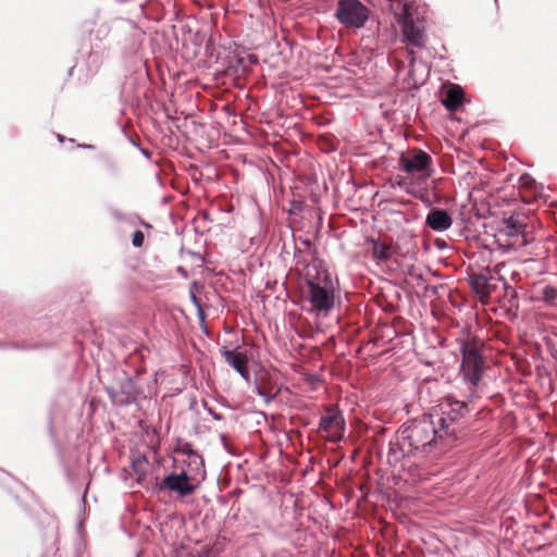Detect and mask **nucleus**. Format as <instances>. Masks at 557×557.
Segmentation results:
<instances>
[{"mask_svg": "<svg viewBox=\"0 0 557 557\" xmlns=\"http://www.w3.org/2000/svg\"><path fill=\"white\" fill-rule=\"evenodd\" d=\"M460 354L462 360L459 373L468 387L469 398H472L476 394V387L484 372V361L479 345L473 341L461 342Z\"/></svg>", "mask_w": 557, "mask_h": 557, "instance_id": "5", "label": "nucleus"}, {"mask_svg": "<svg viewBox=\"0 0 557 557\" xmlns=\"http://www.w3.org/2000/svg\"><path fill=\"white\" fill-rule=\"evenodd\" d=\"M425 224L435 232H444L453 224L449 213L441 208H433L425 218Z\"/></svg>", "mask_w": 557, "mask_h": 557, "instance_id": "11", "label": "nucleus"}, {"mask_svg": "<svg viewBox=\"0 0 557 557\" xmlns=\"http://www.w3.org/2000/svg\"><path fill=\"white\" fill-rule=\"evenodd\" d=\"M191 299H193V302H194L195 305H197V306L200 308V305H199V302H198V299H197V297H196L195 295H193V296H191Z\"/></svg>", "mask_w": 557, "mask_h": 557, "instance_id": "29", "label": "nucleus"}, {"mask_svg": "<svg viewBox=\"0 0 557 557\" xmlns=\"http://www.w3.org/2000/svg\"><path fill=\"white\" fill-rule=\"evenodd\" d=\"M432 157L425 151L414 148L403 153L399 158V168L408 174L420 173L423 177L432 174Z\"/></svg>", "mask_w": 557, "mask_h": 557, "instance_id": "9", "label": "nucleus"}, {"mask_svg": "<svg viewBox=\"0 0 557 557\" xmlns=\"http://www.w3.org/2000/svg\"><path fill=\"white\" fill-rule=\"evenodd\" d=\"M437 289H438L437 286H430V285L425 286V292H431L434 295L437 294Z\"/></svg>", "mask_w": 557, "mask_h": 557, "instance_id": "25", "label": "nucleus"}, {"mask_svg": "<svg viewBox=\"0 0 557 557\" xmlns=\"http://www.w3.org/2000/svg\"><path fill=\"white\" fill-rule=\"evenodd\" d=\"M306 284L305 300L310 305L308 311L317 315H327L335 306L336 283L324 262L313 258L301 270Z\"/></svg>", "mask_w": 557, "mask_h": 557, "instance_id": "1", "label": "nucleus"}, {"mask_svg": "<svg viewBox=\"0 0 557 557\" xmlns=\"http://www.w3.org/2000/svg\"><path fill=\"white\" fill-rule=\"evenodd\" d=\"M487 277L485 274H475L470 280V285L476 295L480 296L481 300L484 301L486 296Z\"/></svg>", "mask_w": 557, "mask_h": 557, "instance_id": "15", "label": "nucleus"}, {"mask_svg": "<svg viewBox=\"0 0 557 557\" xmlns=\"http://www.w3.org/2000/svg\"><path fill=\"white\" fill-rule=\"evenodd\" d=\"M504 224L509 236H515L523 232L525 225L520 221L519 216L511 215L505 219Z\"/></svg>", "mask_w": 557, "mask_h": 557, "instance_id": "16", "label": "nucleus"}, {"mask_svg": "<svg viewBox=\"0 0 557 557\" xmlns=\"http://www.w3.org/2000/svg\"><path fill=\"white\" fill-rule=\"evenodd\" d=\"M182 450L188 456V466L191 467V469L198 473H200V471H205L203 459L197 451L193 449L191 445L185 444Z\"/></svg>", "mask_w": 557, "mask_h": 557, "instance_id": "14", "label": "nucleus"}, {"mask_svg": "<svg viewBox=\"0 0 557 557\" xmlns=\"http://www.w3.org/2000/svg\"><path fill=\"white\" fill-rule=\"evenodd\" d=\"M414 455L410 443L404 438L401 431L397 434L396 438L389 443L387 453V461L389 465H397L404 458Z\"/></svg>", "mask_w": 557, "mask_h": 557, "instance_id": "10", "label": "nucleus"}, {"mask_svg": "<svg viewBox=\"0 0 557 557\" xmlns=\"http://www.w3.org/2000/svg\"><path fill=\"white\" fill-rule=\"evenodd\" d=\"M556 297H557V289H555L554 287H549V286H546L544 288L545 300L553 301L556 299Z\"/></svg>", "mask_w": 557, "mask_h": 557, "instance_id": "19", "label": "nucleus"}, {"mask_svg": "<svg viewBox=\"0 0 557 557\" xmlns=\"http://www.w3.org/2000/svg\"><path fill=\"white\" fill-rule=\"evenodd\" d=\"M494 288H495V286L492 285L491 278L487 277L486 296H484V301H487V299L490 298V295L492 294Z\"/></svg>", "mask_w": 557, "mask_h": 557, "instance_id": "22", "label": "nucleus"}, {"mask_svg": "<svg viewBox=\"0 0 557 557\" xmlns=\"http://www.w3.org/2000/svg\"><path fill=\"white\" fill-rule=\"evenodd\" d=\"M504 285L506 289V296L510 298L509 302H511V299L517 297L516 290L512 287L508 286L506 283Z\"/></svg>", "mask_w": 557, "mask_h": 557, "instance_id": "21", "label": "nucleus"}, {"mask_svg": "<svg viewBox=\"0 0 557 557\" xmlns=\"http://www.w3.org/2000/svg\"><path fill=\"white\" fill-rule=\"evenodd\" d=\"M469 411L468 401L447 396L429 413L430 418L434 420L440 434L447 441L446 445H450L457 440L458 434L465 428Z\"/></svg>", "mask_w": 557, "mask_h": 557, "instance_id": "3", "label": "nucleus"}, {"mask_svg": "<svg viewBox=\"0 0 557 557\" xmlns=\"http://www.w3.org/2000/svg\"><path fill=\"white\" fill-rule=\"evenodd\" d=\"M334 16L344 27L360 29L370 18V9L360 0H337Z\"/></svg>", "mask_w": 557, "mask_h": 557, "instance_id": "7", "label": "nucleus"}, {"mask_svg": "<svg viewBox=\"0 0 557 557\" xmlns=\"http://www.w3.org/2000/svg\"><path fill=\"white\" fill-rule=\"evenodd\" d=\"M345 425L342 411L329 406L320 418L319 432L324 433L327 441L337 443L344 438Z\"/></svg>", "mask_w": 557, "mask_h": 557, "instance_id": "8", "label": "nucleus"}, {"mask_svg": "<svg viewBox=\"0 0 557 557\" xmlns=\"http://www.w3.org/2000/svg\"><path fill=\"white\" fill-rule=\"evenodd\" d=\"M140 151L141 153L146 157V158H150V152L149 150L145 149V148H140Z\"/></svg>", "mask_w": 557, "mask_h": 557, "instance_id": "28", "label": "nucleus"}, {"mask_svg": "<svg viewBox=\"0 0 557 557\" xmlns=\"http://www.w3.org/2000/svg\"><path fill=\"white\" fill-rule=\"evenodd\" d=\"M222 355L225 359V362L234 370H236L243 379L246 381L249 380L250 374L247 368L248 359L244 352L224 349Z\"/></svg>", "mask_w": 557, "mask_h": 557, "instance_id": "12", "label": "nucleus"}, {"mask_svg": "<svg viewBox=\"0 0 557 557\" xmlns=\"http://www.w3.org/2000/svg\"><path fill=\"white\" fill-rule=\"evenodd\" d=\"M404 438L410 443V448L414 455L421 453H431L437 445L446 447L447 441L440 434L437 426L429 414H424L413 420L401 429Z\"/></svg>", "mask_w": 557, "mask_h": 557, "instance_id": "4", "label": "nucleus"}, {"mask_svg": "<svg viewBox=\"0 0 557 557\" xmlns=\"http://www.w3.org/2000/svg\"><path fill=\"white\" fill-rule=\"evenodd\" d=\"M208 413L214 419V420H218V421H221L223 420V416L215 412L214 410H212L211 408L208 409Z\"/></svg>", "mask_w": 557, "mask_h": 557, "instance_id": "23", "label": "nucleus"}, {"mask_svg": "<svg viewBox=\"0 0 557 557\" xmlns=\"http://www.w3.org/2000/svg\"><path fill=\"white\" fill-rule=\"evenodd\" d=\"M110 212H111L112 216L115 218L116 220L123 219V214L120 211L112 209Z\"/></svg>", "mask_w": 557, "mask_h": 557, "instance_id": "24", "label": "nucleus"}, {"mask_svg": "<svg viewBox=\"0 0 557 557\" xmlns=\"http://www.w3.org/2000/svg\"><path fill=\"white\" fill-rule=\"evenodd\" d=\"M395 18L401 27L404 41L423 48L426 45L424 10L417 0H391Z\"/></svg>", "mask_w": 557, "mask_h": 557, "instance_id": "2", "label": "nucleus"}, {"mask_svg": "<svg viewBox=\"0 0 557 557\" xmlns=\"http://www.w3.org/2000/svg\"><path fill=\"white\" fill-rule=\"evenodd\" d=\"M58 138L60 141H63V139H64V137L62 135H59Z\"/></svg>", "mask_w": 557, "mask_h": 557, "instance_id": "31", "label": "nucleus"}, {"mask_svg": "<svg viewBox=\"0 0 557 557\" xmlns=\"http://www.w3.org/2000/svg\"><path fill=\"white\" fill-rule=\"evenodd\" d=\"M373 255L375 258L385 260L389 258L388 247L383 244H375L373 247Z\"/></svg>", "mask_w": 557, "mask_h": 557, "instance_id": "17", "label": "nucleus"}, {"mask_svg": "<svg viewBox=\"0 0 557 557\" xmlns=\"http://www.w3.org/2000/svg\"><path fill=\"white\" fill-rule=\"evenodd\" d=\"M205 473L206 471L198 473L194 469L171 472L158 483V490L176 494L180 497H187L198 488L200 481L205 478Z\"/></svg>", "mask_w": 557, "mask_h": 557, "instance_id": "6", "label": "nucleus"}, {"mask_svg": "<svg viewBox=\"0 0 557 557\" xmlns=\"http://www.w3.org/2000/svg\"><path fill=\"white\" fill-rule=\"evenodd\" d=\"M144 239H145L144 233L141 231L137 230L133 233L132 244L134 247L139 248L143 246Z\"/></svg>", "mask_w": 557, "mask_h": 557, "instance_id": "18", "label": "nucleus"}, {"mask_svg": "<svg viewBox=\"0 0 557 557\" xmlns=\"http://www.w3.org/2000/svg\"><path fill=\"white\" fill-rule=\"evenodd\" d=\"M256 392L257 394L263 398V400L269 404L272 399H273V396L265 393L261 387L257 386L256 387Z\"/></svg>", "mask_w": 557, "mask_h": 557, "instance_id": "20", "label": "nucleus"}, {"mask_svg": "<svg viewBox=\"0 0 557 557\" xmlns=\"http://www.w3.org/2000/svg\"><path fill=\"white\" fill-rule=\"evenodd\" d=\"M81 147L85 148V149H92L94 148L92 145H82Z\"/></svg>", "mask_w": 557, "mask_h": 557, "instance_id": "30", "label": "nucleus"}, {"mask_svg": "<svg viewBox=\"0 0 557 557\" xmlns=\"http://www.w3.org/2000/svg\"><path fill=\"white\" fill-rule=\"evenodd\" d=\"M107 392H108V395L110 396V398L112 400H114L115 399V392H114V389L113 388H107Z\"/></svg>", "mask_w": 557, "mask_h": 557, "instance_id": "26", "label": "nucleus"}, {"mask_svg": "<svg viewBox=\"0 0 557 557\" xmlns=\"http://www.w3.org/2000/svg\"><path fill=\"white\" fill-rule=\"evenodd\" d=\"M462 100V89L457 85H453L443 95L442 103L447 110L455 111L461 106Z\"/></svg>", "mask_w": 557, "mask_h": 557, "instance_id": "13", "label": "nucleus"}, {"mask_svg": "<svg viewBox=\"0 0 557 557\" xmlns=\"http://www.w3.org/2000/svg\"><path fill=\"white\" fill-rule=\"evenodd\" d=\"M527 178H529V176H528V175H523V176H521V180H522V181H523V180H527Z\"/></svg>", "mask_w": 557, "mask_h": 557, "instance_id": "32", "label": "nucleus"}, {"mask_svg": "<svg viewBox=\"0 0 557 557\" xmlns=\"http://www.w3.org/2000/svg\"><path fill=\"white\" fill-rule=\"evenodd\" d=\"M409 59H410V65L412 66L413 63H414V53H413V51L409 52Z\"/></svg>", "mask_w": 557, "mask_h": 557, "instance_id": "27", "label": "nucleus"}]
</instances>
